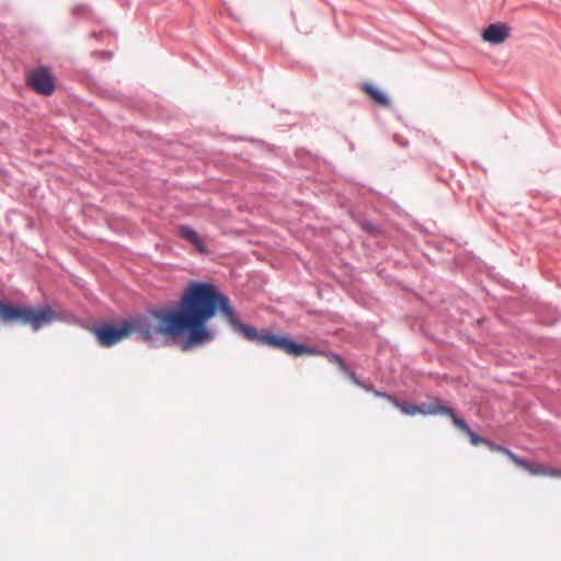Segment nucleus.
I'll use <instances>...</instances> for the list:
<instances>
[{"instance_id":"nucleus-1","label":"nucleus","mask_w":561,"mask_h":561,"mask_svg":"<svg viewBox=\"0 0 561 561\" xmlns=\"http://www.w3.org/2000/svg\"><path fill=\"white\" fill-rule=\"evenodd\" d=\"M220 309L229 323L250 341L282 350L291 356L320 355L321 352L305 344H298L284 335L257 333V331L234 318V310L228 297L220 294L208 283H191L184 291L178 309H158L123 322L118 328L104 324L93 329L99 343L110 347L125 337L137 333L146 342H152L157 336L179 337L187 334L183 351L202 345L213 340V333L206 323Z\"/></svg>"},{"instance_id":"nucleus-10","label":"nucleus","mask_w":561,"mask_h":561,"mask_svg":"<svg viewBox=\"0 0 561 561\" xmlns=\"http://www.w3.org/2000/svg\"><path fill=\"white\" fill-rule=\"evenodd\" d=\"M520 469H524L528 472H530L531 474H556L554 471H548L543 466L541 465H538V466H531L530 463H528L526 461V466L525 467H519Z\"/></svg>"},{"instance_id":"nucleus-4","label":"nucleus","mask_w":561,"mask_h":561,"mask_svg":"<svg viewBox=\"0 0 561 561\" xmlns=\"http://www.w3.org/2000/svg\"><path fill=\"white\" fill-rule=\"evenodd\" d=\"M392 403L394 407H397L402 413L408 415H415V414H442V409H447V407L442 405L439 402H435L430 404L426 408L416 405V404H410L408 402H400L397 399L392 400Z\"/></svg>"},{"instance_id":"nucleus-6","label":"nucleus","mask_w":561,"mask_h":561,"mask_svg":"<svg viewBox=\"0 0 561 561\" xmlns=\"http://www.w3.org/2000/svg\"><path fill=\"white\" fill-rule=\"evenodd\" d=\"M442 414L444 415H448L454 425L459 428L460 431H462L466 435H468L471 444L473 446H478L480 444H485V442H488V439L483 438V437H480L479 435H477L474 432H472V430L469 427V425L460 417H458L454 410L450 409V408H447V409H442Z\"/></svg>"},{"instance_id":"nucleus-12","label":"nucleus","mask_w":561,"mask_h":561,"mask_svg":"<svg viewBox=\"0 0 561 561\" xmlns=\"http://www.w3.org/2000/svg\"><path fill=\"white\" fill-rule=\"evenodd\" d=\"M374 394L376 397H381V398H386L387 400H389L390 402H392V400L394 399L393 397L387 394V393H383V392H380L378 390H374Z\"/></svg>"},{"instance_id":"nucleus-13","label":"nucleus","mask_w":561,"mask_h":561,"mask_svg":"<svg viewBox=\"0 0 561 561\" xmlns=\"http://www.w3.org/2000/svg\"><path fill=\"white\" fill-rule=\"evenodd\" d=\"M348 376H350V379H351L354 383H356V385H357V386H359V387H364V385H363V383L357 379V377H356V374H355V373L350 371V373H348Z\"/></svg>"},{"instance_id":"nucleus-3","label":"nucleus","mask_w":561,"mask_h":561,"mask_svg":"<svg viewBox=\"0 0 561 561\" xmlns=\"http://www.w3.org/2000/svg\"><path fill=\"white\" fill-rule=\"evenodd\" d=\"M27 84L37 93L50 95L55 91V80L47 68L31 70L26 77Z\"/></svg>"},{"instance_id":"nucleus-9","label":"nucleus","mask_w":561,"mask_h":561,"mask_svg":"<svg viewBox=\"0 0 561 561\" xmlns=\"http://www.w3.org/2000/svg\"><path fill=\"white\" fill-rule=\"evenodd\" d=\"M485 445L492 451L502 453L503 455L507 456L517 467H525L526 466V460L522 459L520 457H518L516 454H514L510 449H507L505 447H502V446H499V445H495L491 440L485 442Z\"/></svg>"},{"instance_id":"nucleus-8","label":"nucleus","mask_w":561,"mask_h":561,"mask_svg":"<svg viewBox=\"0 0 561 561\" xmlns=\"http://www.w3.org/2000/svg\"><path fill=\"white\" fill-rule=\"evenodd\" d=\"M180 236L191 242L199 252L205 253L206 248L203 240L199 238L197 232L187 226H181L179 228Z\"/></svg>"},{"instance_id":"nucleus-7","label":"nucleus","mask_w":561,"mask_h":561,"mask_svg":"<svg viewBox=\"0 0 561 561\" xmlns=\"http://www.w3.org/2000/svg\"><path fill=\"white\" fill-rule=\"evenodd\" d=\"M362 91L366 93L376 104L383 107L390 106V100L388 99V96L373 83H364L362 85Z\"/></svg>"},{"instance_id":"nucleus-11","label":"nucleus","mask_w":561,"mask_h":561,"mask_svg":"<svg viewBox=\"0 0 561 561\" xmlns=\"http://www.w3.org/2000/svg\"><path fill=\"white\" fill-rule=\"evenodd\" d=\"M327 357L330 363L337 365L340 367L341 371L347 373L346 364L340 355L330 352L327 354Z\"/></svg>"},{"instance_id":"nucleus-2","label":"nucleus","mask_w":561,"mask_h":561,"mask_svg":"<svg viewBox=\"0 0 561 561\" xmlns=\"http://www.w3.org/2000/svg\"><path fill=\"white\" fill-rule=\"evenodd\" d=\"M57 319L55 310L45 306L42 308L21 307L4 304L0 300V320L8 324L28 325L37 331Z\"/></svg>"},{"instance_id":"nucleus-5","label":"nucleus","mask_w":561,"mask_h":561,"mask_svg":"<svg viewBox=\"0 0 561 561\" xmlns=\"http://www.w3.org/2000/svg\"><path fill=\"white\" fill-rule=\"evenodd\" d=\"M511 33V27L504 23H492L482 33L483 41L490 44H502L504 43Z\"/></svg>"}]
</instances>
